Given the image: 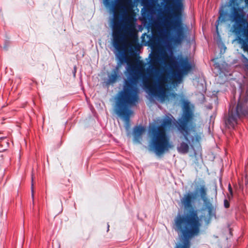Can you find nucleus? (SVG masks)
Returning <instances> with one entry per match:
<instances>
[{"mask_svg": "<svg viewBox=\"0 0 248 248\" xmlns=\"http://www.w3.org/2000/svg\"><path fill=\"white\" fill-rule=\"evenodd\" d=\"M242 114V105L239 102L236 108L233 110L231 108L229 110V118L228 122L231 124L233 125L234 123H236L238 118L240 117Z\"/></svg>", "mask_w": 248, "mask_h": 248, "instance_id": "9", "label": "nucleus"}, {"mask_svg": "<svg viewBox=\"0 0 248 248\" xmlns=\"http://www.w3.org/2000/svg\"><path fill=\"white\" fill-rule=\"evenodd\" d=\"M104 4L106 7H111L110 10L113 13V17L111 21L112 44L116 49L114 52L115 56L118 60L116 67L110 74H108V78L105 83L108 86L115 83L121 77L120 67L122 64L126 63V70L129 76L127 80L124 81L123 88L127 82H130L138 89L139 74L143 70V65L140 61H137L135 64L131 62L130 57L135 54V50L138 47L136 44L138 41L137 35L135 33V26L132 22L133 18L128 15L125 4L120 2L117 4L122 13V19L117 18L115 8L110 0H104Z\"/></svg>", "mask_w": 248, "mask_h": 248, "instance_id": "2", "label": "nucleus"}, {"mask_svg": "<svg viewBox=\"0 0 248 248\" xmlns=\"http://www.w3.org/2000/svg\"><path fill=\"white\" fill-rule=\"evenodd\" d=\"M31 179H32V181H33V176H32Z\"/></svg>", "mask_w": 248, "mask_h": 248, "instance_id": "17", "label": "nucleus"}, {"mask_svg": "<svg viewBox=\"0 0 248 248\" xmlns=\"http://www.w3.org/2000/svg\"><path fill=\"white\" fill-rule=\"evenodd\" d=\"M183 114L178 122L176 126L182 136L180 139L185 140L177 147L178 151L182 154L187 153L189 144L195 151L200 148V141L202 136V131L200 127L192 124L194 119V106L187 100H184L182 104Z\"/></svg>", "mask_w": 248, "mask_h": 248, "instance_id": "3", "label": "nucleus"}, {"mask_svg": "<svg viewBox=\"0 0 248 248\" xmlns=\"http://www.w3.org/2000/svg\"><path fill=\"white\" fill-rule=\"evenodd\" d=\"M235 0H231V3L233 2Z\"/></svg>", "mask_w": 248, "mask_h": 248, "instance_id": "16", "label": "nucleus"}, {"mask_svg": "<svg viewBox=\"0 0 248 248\" xmlns=\"http://www.w3.org/2000/svg\"><path fill=\"white\" fill-rule=\"evenodd\" d=\"M32 198H33V193H32Z\"/></svg>", "mask_w": 248, "mask_h": 248, "instance_id": "18", "label": "nucleus"}, {"mask_svg": "<svg viewBox=\"0 0 248 248\" xmlns=\"http://www.w3.org/2000/svg\"><path fill=\"white\" fill-rule=\"evenodd\" d=\"M172 116L170 115L169 116H166L163 119L158 120L159 122L157 123L160 125L157 127L154 126L150 129L151 133L150 147L158 156L168 152L173 147L170 137L166 134V131L172 125Z\"/></svg>", "mask_w": 248, "mask_h": 248, "instance_id": "6", "label": "nucleus"}, {"mask_svg": "<svg viewBox=\"0 0 248 248\" xmlns=\"http://www.w3.org/2000/svg\"><path fill=\"white\" fill-rule=\"evenodd\" d=\"M244 26H245L244 28H242L241 25H240V33H242L243 36L245 38V40L239 36L237 37V40L239 43L242 45V47L243 50L248 51V22L247 21V23ZM240 34L241 33L237 35H238Z\"/></svg>", "mask_w": 248, "mask_h": 248, "instance_id": "10", "label": "nucleus"}, {"mask_svg": "<svg viewBox=\"0 0 248 248\" xmlns=\"http://www.w3.org/2000/svg\"><path fill=\"white\" fill-rule=\"evenodd\" d=\"M198 194H199L203 201L204 206L202 210V214L200 216H198V217L200 218L202 217V221H204L205 224L207 225L213 218H216V208L207 198V188L204 184L197 186L195 188V193L189 191L184 194L181 199V202L185 209L191 208Z\"/></svg>", "mask_w": 248, "mask_h": 248, "instance_id": "7", "label": "nucleus"}, {"mask_svg": "<svg viewBox=\"0 0 248 248\" xmlns=\"http://www.w3.org/2000/svg\"><path fill=\"white\" fill-rule=\"evenodd\" d=\"M246 3L248 4V0H246Z\"/></svg>", "mask_w": 248, "mask_h": 248, "instance_id": "15", "label": "nucleus"}, {"mask_svg": "<svg viewBox=\"0 0 248 248\" xmlns=\"http://www.w3.org/2000/svg\"><path fill=\"white\" fill-rule=\"evenodd\" d=\"M224 206L226 208H228L229 206V203L227 200H224Z\"/></svg>", "mask_w": 248, "mask_h": 248, "instance_id": "14", "label": "nucleus"}, {"mask_svg": "<svg viewBox=\"0 0 248 248\" xmlns=\"http://www.w3.org/2000/svg\"><path fill=\"white\" fill-rule=\"evenodd\" d=\"M231 17L232 21L235 22V24L233 27V31L236 34H239L240 33V25H245L247 21V19L243 18L242 10L233 7L231 11Z\"/></svg>", "mask_w": 248, "mask_h": 248, "instance_id": "8", "label": "nucleus"}, {"mask_svg": "<svg viewBox=\"0 0 248 248\" xmlns=\"http://www.w3.org/2000/svg\"><path fill=\"white\" fill-rule=\"evenodd\" d=\"M139 90L132 82H127L123 91L118 94L115 108L116 113L125 122L124 127L127 131V136L130 128L129 119L133 113L131 108L138 103L139 99Z\"/></svg>", "mask_w": 248, "mask_h": 248, "instance_id": "5", "label": "nucleus"}, {"mask_svg": "<svg viewBox=\"0 0 248 248\" xmlns=\"http://www.w3.org/2000/svg\"><path fill=\"white\" fill-rule=\"evenodd\" d=\"M202 225V217L199 218L197 211L178 214L174 220L173 229L181 236L175 248H190L191 239L199 235Z\"/></svg>", "mask_w": 248, "mask_h": 248, "instance_id": "4", "label": "nucleus"}, {"mask_svg": "<svg viewBox=\"0 0 248 248\" xmlns=\"http://www.w3.org/2000/svg\"><path fill=\"white\" fill-rule=\"evenodd\" d=\"M183 0H163L170 5L174 19L168 24L169 30L174 32L168 40V30L162 28L160 19L154 17L155 8L152 4L141 10L142 20L146 29L150 31L151 37L146 33L141 37L142 44L150 45L153 51L150 54L149 65L146 69L148 76L141 74L143 85L152 97H156L160 102L168 100L167 91L170 78L157 67L165 68L168 66L172 71V75L180 82L184 76L189 74L193 66L187 57L182 55L177 57L172 55L169 41L174 45H180L189 35L187 26L183 22L181 11Z\"/></svg>", "mask_w": 248, "mask_h": 248, "instance_id": "1", "label": "nucleus"}, {"mask_svg": "<svg viewBox=\"0 0 248 248\" xmlns=\"http://www.w3.org/2000/svg\"><path fill=\"white\" fill-rule=\"evenodd\" d=\"M146 129L142 126H136L133 128V141L136 143H140L142 135L145 132Z\"/></svg>", "mask_w": 248, "mask_h": 248, "instance_id": "11", "label": "nucleus"}, {"mask_svg": "<svg viewBox=\"0 0 248 248\" xmlns=\"http://www.w3.org/2000/svg\"><path fill=\"white\" fill-rule=\"evenodd\" d=\"M228 189L229 191V194H228V198L229 199H230L232 197V190L230 184L229 185Z\"/></svg>", "mask_w": 248, "mask_h": 248, "instance_id": "13", "label": "nucleus"}, {"mask_svg": "<svg viewBox=\"0 0 248 248\" xmlns=\"http://www.w3.org/2000/svg\"><path fill=\"white\" fill-rule=\"evenodd\" d=\"M219 16L218 17V20L217 21L216 23V28L217 33H218V26L219 23H222L225 22L227 17V13L224 12L223 10L219 11Z\"/></svg>", "mask_w": 248, "mask_h": 248, "instance_id": "12", "label": "nucleus"}]
</instances>
